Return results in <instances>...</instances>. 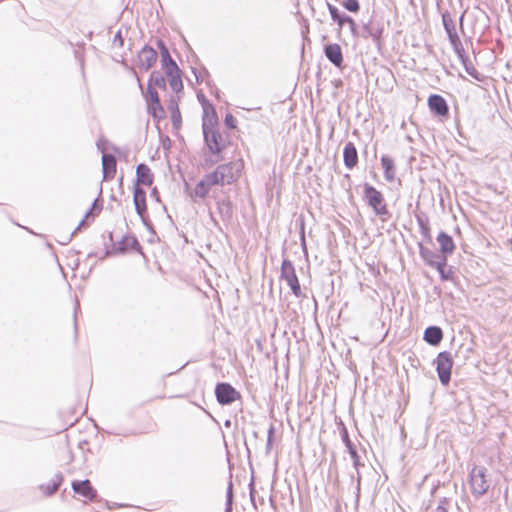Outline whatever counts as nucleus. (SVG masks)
Instances as JSON below:
<instances>
[{"mask_svg": "<svg viewBox=\"0 0 512 512\" xmlns=\"http://www.w3.org/2000/svg\"><path fill=\"white\" fill-rule=\"evenodd\" d=\"M243 168L244 162L241 159H238L219 165L215 171L210 174L217 185H229L238 180Z\"/></svg>", "mask_w": 512, "mask_h": 512, "instance_id": "obj_1", "label": "nucleus"}, {"mask_svg": "<svg viewBox=\"0 0 512 512\" xmlns=\"http://www.w3.org/2000/svg\"><path fill=\"white\" fill-rule=\"evenodd\" d=\"M469 484L471 492L475 497H481L486 494L490 487L487 468L484 466H474L469 474Z\"/></svg>", "mask_w": 512, "mask_h": 512, "instance_id": "obj_2", "label": "nucleus"}, {"mask_svg": "<svg viewBox=\"0 0 512 512\" xmlns=\"http://www.w3.org/2000/svg\"><path fill=\"white\" fill-rule=\"evenodd\" d=\"M281 277L286 281L292 293L296 297H300L302 294L301 287L295 273V268L290 260H283L281 265Z\"/></svg>", "mask_w": 512, "mask_h": 512, "instance_id": "obj_3", "label": "nucleus"}, {"mask_svg": "<svg viewBox=\"0 0 512 512\" xmlns=\"http://www.w3.org/2000/svg\"><path fill=\"white\" fill-rule=\"evenodd\" d=\"M435 362L440 382L443 385H447L450 382L453 365L451 354L449 352H441L438 354Z\"/></svg>", "mask_w": 512, "mask_h": 512, "instance_id": "obj_4", "label": "nucleus"}, {"mask_svg": "<svg viewBox=\"0 0 512 512\" xmlns=\"http://www.w3.org/2000/svg\"><path fill=\"white\" fill-rule=\"evenodd\" d=\"M217 185L211 174L205 175L195 186L193 190L187 188V192L191 200L195 203L204 200L212 186Z\"/></svg>", "mask_w": 512, "mask_h": 512, "instance_id": "obj_5", "label": "nucleus"}, {"mask_svg": "<svg viewBox=\"0 0 512 512\" xmlns=\"http://www.w3.org/2000/svg\"><path fill=\"white\" fill-rule=\"evenodd\" d=\"M364 195L368 204L373 208L377 215L387 214L388 211L386 205L384 204L383 196L378 190L372 186L366 185L364 189Z\"/></svg>", "mask_w": 512, "mask_h": 512, "instance_id": "obj_6", "label": "nucleus"}, {"mask_svg": "<svg viewBox=\"0 0 512 512\" xmlns=\"http://www.w3.org/2000/svg\"><path fill=\"white\" fill-rule=\"evenodd\" d=\"M203 134L205 143L209 151L213 154H219L222 151V146L219 142L221 135L215 130L212 124L203 123Z\"/></svg>", "mask_w": 512, "mask_h": 512, "instance_id": "obj_7", "label": "nucleus"}, {"mask_svg": "<svg viewBox=\"0 0 512 512\" xmlns=\"http://www.w3.org/2000/svg\"><path fill=\"white\" fill-rule=\"evenodd\" d=\"M442 22L452 47L455 52H459L462 44L456 31L455 22L448 12L442 14Z\"/></svg>", "mask_w": 512, "mask_h": 512, "instance_id": "obj_8", "label": "nucleus"}, {"mask_svg": "<svg viewBox=\"0 0 512 512\" xmlns=\"http://www.w3.org/2000/svg\"><path fill=\"white\" fill-rule=\"evenodd\" d=\"M217 401L226 405L234 402L239 398V393L228 383H219L215 388Z\"/></svg>", "mask_w": 512, "mask_h": 512, "instance_id": "obj_9", "label": "nucleus"}, {"mask_svg": "<svg viewBox=\"0 0 512 512\" xmlns=\"http://www.w3.org/2000/svg\"><path fill=\"white\" fill-rule=\"evenodd\" d=\"M419 253L429 266L436 268L437 270L445 268L447 263L445 256L435 254L432 250L424 247L422 244H419Z\"/></svg>", "mask_w": 512, "mask_h": 512, "instance_id": "obj_10", "label": "nucleus"}, {"mask_svg": "<svg viewBox=\"0 0 512 512\" xmlns=\"http://www.w3.org/2000/svg\"><path fill=\"white\" fill-rule=\"evenodd\" d=\"M157 60V52L150 46H144L138 53V67L141 70L148 71Z\"/></svg>", "mask_w": 512, "mask_h": 512, "instance_id": "obj_11", "label": "nucleus"}, {"mask_svg": "<svg viewBox=\"0 0 512 512\" xmlns=\"http://www.w3.org/2000/svg\"><path fill=\"white\" fill-rule=\"evenodd\" d=\"M72 489L76 494H79L88 500H93L97 495L96 490L92 487L89 480L73 481Z\"/></svg>", "mask_w": 512, "mask_h": 512, "instance_id": "obj_12", "label": "nucleus"}, {"mask_svg": "<svg viewBox=\"0 0 512 512\" xmlns=\"http://www.w3.org/2000/svg\"><path fill=\"white\" fill-rule=\"evenodd\" d=\"M428 105L431 111L439 116H444L448 113V106L444 98L440 95H431L428 98Z\"/></svg>", "mask_w": 512, "mask_h": 512, "instance_id": "obj_13", "label": "nucleus"}, {"mask_svg": "<svg viewBox=\"0 0 512 512\" xmlns=\"http://www.w3.org/2000/svg\"><path fill=\"white\" fill-rule=\"evenodd\" d=\"M326 57L335 66L340 67L343 62L341 47L338 44H328L324 48Z\"/></svg>", "mask_w": 512, "mask_h": 512, "instance_id": "obj_14", "label": "nucleus"}, {"mask_svg": "<svg viewBox=\"0 0 512 512\" xmlns=\"http://www.w3.org/2000/svg\"><path fill=\"white\" fill-rule=\"evenodd\" d=\"M437 242L439 243L440 246V250L442 253L441 256H445L447 258L448 255L453 253L455 245L450 235H448L445 232L439 233V235L437 236Z\"/></svg>", "mask_w": 512, "mask_h": 512, "instance_id": "obj_15", "label": "nucleus"}, {"mask_svg": "<svg viewBox=\"0 0 512 512\" xmlns=\"http://www.w3.org/2000/svg\"><path fill=\"white\" fill-rule=\"evenodd\" d=\"M344 164L347 168L352 169L358 161V153L352 142L346 143L343 151Z\"/></svg>", "mask_w": 512, "mask_h": 512, "instance_id": "obj_16", "label": "nucleus"}, {"mask_svg": "<svg viewBox=\"0 0 512 512\" xmlns=\"http://www.w3.org/2000/svg\"><path fill=\"white\" fill-rule=\"evenodd\" d=\"M102 170L104 179L112 178L116 172V159L111 154H103Z\"/></svg>", "mask_w": 512, "mask_h": 512, "instance_id": "obj_17", "label": "nucleus"}, {"mask_svg": "<svg viewBox=\"0 0 512 512\" xmlns=\"http://www.w3.org/2000/svg\"><path fill=\"white\" fill-rule=\"evenodd\" d=\"M133 201L135 205L136 212L138 215L143 217L146 212V193L143 189L139 187H135L133 192Z\"/></svg>", "mask_w": 512, "mask_h": 512, "instance_id": "obj_18", "label": "nucleus"}, {"mask_svg": "<svg viewBox=\"0 0 512 512\" xmlns=\"http://www.w3.org/2000/svg\"><path fill=\"white\" fill-rule=\"evenodd\" d=\"M137 183L150 186L153 183V175L150 168L145 164H139L136 169Z\"/></svg>", "mask_w": 512, "mask_h": 512, "instance_id": "obj_19", "label": "nucleus"}, {"mask_svg": "<svg viewBox=\"0 0 512 512\" xmlns=\"http://www.w3.org/2000/svg\"><path fill=\"white\" fill-rule=\"evenodd\" d=\"M443 338V332L438 326H430L425 329L424 340L430 345H438Z\"/></svg>", "mask_w": 512, "mask_h": 512, "instance_id": "obj_20", "label": "nucleus"}, {"mask_svg": "<svg viewBox=\"0 0 512 512\" xmlns=\"http://www.w3.org/2000/svg\"><path fill=\"white\" fill-rule=\"evenodd\" d=\"M458 58L460 59L461 63L463 64L465 71L474 79L480 81L481 75L476 70L472 62L465 56L463 47L460 48L459 52H456Z\"/></svg>", "mask_w": 512, "mask_h": 512, "instance_id": "obj_21", "label": "nucleus"}, {"mask_svg": "<svg viewBox=\"0 0 512 512\" xmlns=\"http://www.w3.org/2000/svg\"><path fill=\"white\" fill-rule=\"evenodd\" d=\"M381 165L384 169V177L388 182H392L396 176L394 161L388 156H382Z\"/></svg>", "mask_w": 512, "mask_h": 512, "instance_id": "obj_22", "label": "nucleus"}, {"mask_svg": "<svg viewBox=\"0 0 512 512\" xmlns=\"http://www.w3.org/2000/svg\"><path fill=\"white\" fill-rule=\"evenodd\" d=\"M62 481L63 476L62 474L58 473L54 475L50 483H48L47 485H40L39 488L44 494H46L47 496H51L58 490Z\"/></svg>", "mask_w": 512, "mask_h": 512, "instance_id": "obj_23", "label": "nucleus"}, {"mask_svg": "<svg viewBox=\"0 0 512 512\" xmlns=\"http://www.w3.org/2000/svg\"><path fill=\"white\" fill-rule=\"evenodd\" d=\"M165 85H166V80H165L164 76L158 71H153L150 75L148 87L156 86L159 88H165Z\"/></svg>", "mask_w": 512, "mask_h": 512, "instance_id": "obj_24", "label": "nucleus"}, {"mask_svg": "<svg viewBox=\"0 0 512 512\" xmlns=\"http://www.w3.org/2000/svg\"><path fill=\"white\" fill-rule=\"evenodd\" d=\"M170 110H171L172 124H173L174 128L178 129L181 124V114H180V110L178 108L177 103H175L174 101H171Z\"/></svg>", "mask_w": 512, "mask_h": 512, "instance_id": "obj_25", "label": "nucleus"}, {"mask_svg": "<svg viewBox=\"0 0 512 512\" xmlns=\"http://www.w3.org/2000/svg\"><path fill=\"white\" fill-rule=\"evenodd\" d=\"M417 223L419 225L421 234L425 238L430 240L431 236H430V227H429L428 219L426 217L417 216Z\"/></svg>", "mask_w": 512, "mask_h": 512, "instance_id": "obj_26", "label": "nucleus"}, {"mask_svg": "<svg viewBox=\"0 0 512 512\" xmlns=\"http://www.w3.org/2000/svg\"><path fill=\"white\" fill-rule=\"evenodd\" d=\"M169 85L172 90L176 93H179L183 89V83L181 79V74L172 75L168 77Z\"/></svg>", "mask_w": 512, "mask_h": 512, "instance_id": "obj_27", "label": "nucleus"}, {"mask_svg": "<svg viewBox=\"0 0 512 512\" xmlns=\"http://www.w3.org/2000/svg\"><path fill=\"white\" fill-rule=\"evenodd\" d=\"M158 46H159V48L161 50V63H162V67L166 66L167 64L175 62L171 58L167 47L164 45V43L162 41H158Z\"/></svg>", "mask_w": 512, "mask_h": 512, "instance_id": "obj_28", "label": "nucleus"}, {"mask_svg": "<svg viewBox=\"0 0 512 512\" xmlns=\"http://www.w3.org/2000/svg\"><path fill=\"white\" fill-rule=\"evenodd\" d=\"M148 110L149 112L153 115V117L155 118H161L162 115L164 114V110L160 104V101H158V105L157 104H151V103H148Z\"/></svg>", "mask_w": 512, "mask_h": 512, "instance_id": "obj_29", "label": "nucleus"}, {"mask_svg": "<svg viewBox=\"0 0 512 512\" xmlns=\"http://www.w3.org/2000/svg\"><path fill=\"white\" fill-rule=\"evenodd\" d=\"M146 100H147V104L154 103V104L158 105V101H160V99H159V95H158L157 91L154 89V87L147 88Z\"/></svg>", "mask_w": 512, "mask_h": 512, "instance_id": "obj_30", "label": "nucleus"}, {"mask_svg": "<svg viewBox=\"0 0 512 512\" xmlns=\"http://www.w3.org/2000/svg\"><path fill=\"white\" fill-rule=\"evenodd\" d=\"M162 68L164 69L167 77L172 76V75L181 74V71H180L178 65L176 64V62L167 64L166 66H163Z\"/></svg>", "mask_w": 512, "mask_h": 512, "instance_id": "obj_31", "label": "nucleus"}, {"mask_svg": "<svg viewBox=\"0 0 512 512\" xmlns=\"http://www.w3.org/2000/svg\"><path fill=\"white\" fill-rule=\"evenodd\" d=\"M338 25L342 27L344 24H349L352 31L355 30V22L354 20L348 16V15H341L340 18L337 21Z\"/></svg>", "mask_w": 512, "mask_h": 512, "instance_id": "obj_32", "label": "nucleus"}, {"mask_svg": "<svg viewBox=\"0 0 512 512\" xmlns=\"http://www.w3.org/2000/svg\"><path fill=\"white\" fill-rule=\"evenodd\" d=\"M343 6L350 12H358L359 3L357 0H344Z\"/></svg>", "mask_w": 512, "mask_h": 512, "instance_id": "obj_33", "label": "nucleus"}, {"mask_svg": "<svg viewBox=\"0 0 512 512\" xmlns=\"http://www.w3.org/2000/svg\"><path fill=\"white\" fill-rule=\"evenodd\" d=\"M95 209H98L100 210L101 208L99 207L98 205V199H95L93 204H92V208L90 211H88L85 215V219H83L80 223H79V226L77 227L76 230H79L81 228V226H83L85 224V221L86 219H88L91 215H92V211L95 210Z\"/></svg>", "mask_w": 512, "mask_h": 512, "instance_id": "obj_34", "label": "nucleus"}, {"mask_svg": "<svg viewBox=\"0 0 512 512\" xmlns=\"http://www.w3.org/2000/svg\"><path fill=\"white\" fill-rule=\"evenodd\" d=\"M348 452L353 460V465L356 469H358L359 466V456L357 454V451L354 446L348 448Z\"/></svg>", "mask_w": 512, "mask_h": 512, "instance_id": "obj_35", "label": "nucleus"}, {"mask_svg": "<svg viewBox=\"0 0 512 512\" xmlns=\"http://www.w3.org/2000/svg\"><path fill=\"white\" fill-rule=\"evenodd\" d=\"M327 6H328V10H329V13L331 15V18L334 20V21H338V19L340 18V14H339V11L338 9L331 5L330 3H327Z\"/></svg>", "mask_w": 512, "mask_h": 512, "instance_id": "obj_36", "label": "nucleus"}, {"mask_svg": "<svg viewBox=\"0 0 512 512\" xmlns=\"http://www.w3.org/2000/svg\"><path fill=\"white\" fill-rule=\"evenodd\" d=\"M225 123L230 128H235V118L232 115H226Z\"/></svg>", "mask_w": 512, "mask_h": 512, "instance_id": "obj_37", "label": "nucleus"}, {"mask_svg": "<svg viewBox=\"0 0 512 512\" xmlns=\"http://www.w3.org/2000/svg\"><path fill=\"white\" fill-rule=\"evenodd\" d=\"M446 504V500L442 501L435 509V512H447Z\"/></svg>", "mask_w": 512, "mask_h": 512, "instance_id": "obj_38", "label": "nucleus"}, {"mask_svg": "<svg viewBox=\"0 0 512 512\" xmlns=\"http://www.w3.org/2000/svg\"><path fill=\"white\" fill-rule=\"evenodd\" d=\"M343 441H344V443H345V445H346L347 449H348V448H350V447H352V446H354V445L352 444V442L350 441V439H349L348 434H347V432H346V431H344V433H343Z\"/></svg>", "mask_w": 512, "mask_h": 512, "instance_id": "obj_39", "label": "nucleus"}, {"mask_svg": "<svg viewBox=\"0 0 512 512\" xmlns=\"http://www.w3.org/2000/svg\"><path fill=\"white\" fill-rule=\"evenodd\" d=\"M119 42V45L123 44V39L121 37V33L118 32L114 37V43Z\"/></svg>", "mask_w": 512, "mask_h": 512, "instance_id": "obj_40", "label": "nucleus"}, {"mask_svg": "<svg viewBox=\"0 0 512 512\" xmlns=\"http://www.w3.org/2000/svg\"><path fill=\"white\" fill-rule=\"evenodd\" d=\"M444 269H445V268H442V270H438V272L440 273V275H441V277H442L443 279H447V276H446V275H445V273H444Z\"/></svg>", "mask_w": 512, "mask_h": 512, "instance_id": "obj_41", "label": "nucleus"}, {"mask_svg": "<svg viewBox=\"0 0 512 512\" xmlns=\"http://www.w3.org/2000/svg\"><path fill=\"white\" fill-rule=\"evenodd\" d=\"M272 432H273V429L270 428V430H269V437H271ZM268 441H270V438H268Z\"/></svg>", "mask_w": 512, "mask_h": 512, "instance_id": "obj_42", "label": "nucleus"}, {"mask_svg": "<svg viewBox=\"0 0 512 512\" xmlns=\"http://www.w3.org/2000/svg\"><path fill=\"white\" fill-rule=\"evenodd\" d=\"M463 18H464V14H462V15H461V17H460V19H459V20H460V24H461V25H462V22H463Z\"/></svg>", "mask_w": 512, "mask_h": 512, "instance_id": "obj_43", "label": "nucleus"}, {"mask_svg": "<svg viewBox=\"0 0 512 512\" xmlns=\"http://www.w3.org/2000/svg\"><path fill=\"white\" fill-rule=\"evenodd\" d=\"M302 245L305 247V238L302 236Z\"/></svg>", "mask_w": 512, "mask_h": 512, "instance_id": "obj_44", "label": "nucleus"}]
</instances>
